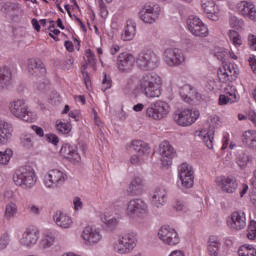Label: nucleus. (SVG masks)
<instances>
[{"instance_id": "nucleus-34", "label": "nucleus", "mask_w": 256, "mask_h": 256, "mask_svg": "<svg viewBox=\"0 0 256 256\" xmlns=\"http://www.w3.org/2000/svg\"><path fill=\"white\" fill-rule=\"evenodd\" d=\"M131 147L136 153H139V155H147L149 153V145L143 140H134L131 143Z\"/></svg>"}, {"instance_id": "nucleus-32", "label": "nucleus", "mask_w": 256, "mask_h": 256, "mask_svg": "<svg viewBox=\"0 0 256 256\" xmlns=\"http://www.w3.org/2000/svg\"><path fill=\"white\" fill-rule=\"evenodd\" d=\"M242 9L240 10L241 15L244 17H248V19H251L252 21L256 20V10L255 6L249 2H242Z\"/></svg>"}, {"instance_id": "nucleus-7", "label": "nucleus", "mask_w": 256, "mask_h": 256, "mask_svg": "<svg viewBox=\"0 0 256 256\" xmlns=\"http://www.w3.org/2000/svg\"><path fill=\"white\" fill-rule=\"evenodd\" d=\"M169 104L167 102H163L161 100L156 101L151 104L150 107L146 109V115L150 119H154L155 121H161V119H165L170 111Z\"/></svg>"}, {"instance_id": "nucleus-29", "label": "nucleus", "mask_w": 256, "mask_h": 256, "mask_svg": "<svg viewBox=\"0 0 256 256\" xmlns=\"http://www.w3.org/2000/svg\"><path fill=\"white\" fill-rule=\"evenodd\" d=\"M143 187H145L143 178L134 177L129 185L128 193L132 196L141 195L143 193Z\"/></svg>"}, {"instance_id": "nucleus-1", "label": "nucleus", "mask_w": 256, "mask_h": 256, "mask_svg": "<svg viewBox=\"0 0 256 256\" xmlns=\"http://www.w3.org/2000/svg\"><path fill=\"white\" fill-rule=\"evenodd\" d=\"M140 89L146 97H161V78L157 74L147 73L140 79Z\"/></svg>"}, {"instance_id": "nucleus-28", "label": "nucleus", "mask_w": 256, "mask_h": 256, "mask_svg": "<svg viewBox=\"0 0 256 256\" xmlns=\"http://www.w3.org/2000/svg\"><path fill=\"white\" fill-rule=\"evenodd\" d=\"M241 141L248 149L256 151V131L248 130L242 134Z\"/></svg>"}, {"instance_id": "nucleus-16", "label": "nucleus", "mask_w": 256, "mask_h": 256, "mask_svg": "<svg viewBox=\"0 0 256 256\" xmlns=\"http://www.w3.org/2000/svg\"><path fill=\"white\" fill-rule=\"evenodd\" d=\"M227 225L232 231H243L247 227V216L243 211H235L231 214Z\"/></svg>"}, {"instance_id": "nucleus-46", "label": "nucleus", "mask_w": 256, "mask_h": 256, "mask_svg": "<svg viewBox=\"0 0 256 256\" xmlns=\"http://www.w3.org/2000/svg\"><path fill=\"white\" fill-rule=\"evenodd\" d=\"M86 62L87 65H90V67H95L97 65V59L95 58V53L91 51V49L86 50Z\"/></svg>"}, {"instance_id": "nucleus-3", "label": "nucleus", "mask_w": 256, "mask_h": 256, "mask_svg": "<svg viewBox=\"0 0 256 256\" xmlns=\"http://www.w3.org/2000/svg\"><path fill=\"white\" fill-rule=\"evenodd\" d=\"M135 61L141 71H153V69L159 67V56L152 50L140 52Z\"/></svg>"}, {"instance_id": "nucleus-48", "label": "nucleus", "mask_w": 256, "mask_h": 256, "mask_svg": "<svg viewBox=\"0 0 256 256\" xmlns=\"http://www.w3.org/2000/svg\"><path fill=\"white\" fill-rule=\"evenodd\" d=\"M239 256H256L255 248L244 247L238 250Z\"/></svg>"}, {"instance_id": "nucleus-60", "label": "nucleus", "mask_w": 256, "mask_h": 256, "mask_svg": "<svg viewBox=\"0 0 256 256\" xmlns=\"http://www.w3.org/2000/svg\"><path fill=\"white\" fill-rule=\"evenodd\" d=\"M94 123L99 129H103V122H101V118L97 116V112H94Z\"/></svg>"}, {"instance_id": "nucleus-55", "label": "nucleus", "mask_w": 256, "mask_h": 256, "mask_svg": "<svg viewBox=\"0 0 256 256\" xmlns=\"http://www.w3.org/2000/svg\"><path fill=\"white\" fill-rule=\"evenodd\" d=\"M231 102V99L229 98V96L225 95V94H221L219 96V105H227Z\"/></svg>"}, {"instance_id": "nucleus-22", "label": "nucleus", "mask_w": 256, "mask_h": 256, "mask_svg": "<svg viewBox=\"0 0 256 256\" xmlns=\"http://www.w3.org/2000/svg\"><path fill=\"white\" fill-rule=\"evenodd\" d=\"M28 73L34 77H45L47 75V69L45 64L39 59L28 60Z\"/></svg>"}, {"instance_id": "nucleus-6", "label": "nucleus", "mask_w": 256, "mask_h": 256, "mask_svg": "<svg viewBox=\"0 0 256 256\" xmlns=\"http://www.w3.org/2000/svg\"><path fill=\"white\" fill-rule=\"evenodd\" d=\"M126 213L128 217H131L132 219H135V217L143 219L149 214V209L145 201L141 199H132L128 202Z\"/></svg>"}, {"instance_id": "nucleus-40", "label": "nucleus", "mask_w": 256, "mask_h": 256, "mask_svg": "<svg viewBox=\"0 0 256 256\" xmlns=\"http://www.w3.org/2000/svg\"><path fill=\"white\" fill-rule=\"evenodd\" d=\"M229 37L235 47H241V45H243V40H241V35H239V32L230 30Z\"/></svg>"}, {"instance_id": "nucleus-18", "label": "nucleus", "mask_w": 256, "mask_h": 256, "mask_svg": "<svg viewBox=\"0 0 256 256\" xmlns=\"http://www.w3.org/2000/svg\"><path fill=\"white\" fill-rule=\"evenodd\" d=\"M116 65L120 73H129L135 65V56L127 52H123L117 57Z\"/></svg>"}, {"instance_id": "nucleus-30", "label": "nucleus", "mask_w": 256, "mask_h": 256, "mask_svg": "<svg viewBox=\"0 0 256 256\" xmlns=\"http://www.w3.org/2000/svg\"><path fill=\"white\" fill-rule=\"evenodd\" d=\"M11 139V124L0 120V145H5Z\"/></svg>"}, {"instance_id": "nucleus-33", "label": "nucleus", "mask_w": 256, "mask_h": 256, "mask_svg": "<svg viewBox=\"0 0 256 256\" xmlns=\"http://www.w3.org/2000/svg\"><path fill=\"white\" fill-rule=\"evenodd\" d=\"M213 135H215V131L213 130H209V131L202 130L199 132L198 137L202 139L203 143L206 145V147H208V149H213V141H214Z\"/></svg>"}, {"instance_id": "nucleus-56", "label": "nucleus", "mask_w": 256, "mask_h": 256, "mask_svg": "<svg viewBox=\"0 0 256 256\" xmlns=\"http://www.w3.org/2000/svg\"><path fill=\"white\" fill-rule=\"evenodd\" d=\"M248 41H249L250 48H251L253 51H256V36L253 35V34H250V35L248 36Z\"/></svg>"}, {"instance_id": "nucleus-23", "label": "nucleus", "mask_w": 256, "mask_h": 256, "mask_svg": "<svg viewBox=\"0 0 256 256\" xmlns=\"http://www.w3.org/2000/svg\"><path fill=\"white\" fill-rule=\"evenodd\" d=\"M218 79L221 83L233 82L237 79V71L233 66L226 64L218 70Z\"/></svg>"}, {"instance_id": "nucleus-31", "label": "nucleus", "mask_w": 256, "mask_h": 256, "mask_svg": "<svg viewBox=\"0 0 256 256\" xmlns=\"http://www.w3.org/2000/svg\"><path fill=\"white\" fill-rule=\"evenodd\" d=\"M135 33H137V24L133 21H127L124 33L121 35V39L123 41H131L135 37Z\"/></svg>"}, {"instance_id": "nucleus-27", "label": "nucleus", "mask_w": 256, "mask_h": 256, "mask_svg": "<svg viewBox=\"0 0 256 256\" xmlns=\"http://www.w3.org/2000/svg\"><path fill=\"white\" fill-rule=\"evenodd\" d=\"M53 219L56 225H58V227H61L62 229H69V227L73 225V220L71 219V217L61 211H56Z\"/></svg>"}, {"instance_id": "nucleus-43", "label": "nucleus", "mask_w": 256, "mask_h": 256, "mask_svg": "<svg viewBox=\"0 0 256 256\" xmlns=\"http://www.w3.org/2000/svg\"><path fill=\"white\" fill-rule=\"evenodd\" d=\"M236 163L241 169L247 167V163H249V155L245 152H241L236 159Z\"/></svg>"}, {"instance_id": "nucleus-62", "label": "nucleus", "mask_w": 256, "mask_h": 256, "mask_svg": "<svg viewBox=\"0 0 256 256\" xmlns=\"http://www.w3.org/2000/svg\"><path fill=\"white\" fill-rule=\"evenodd\" d=\"M214 57H216L218 61H223L225 59V51L215 52Z\"/></svg>"}, {"instance_id": "nucleus-41", "label": "nucleus", "mask_w": 256, "mask_h": 256, "mask_svg": "<svg viewBox=\"0 0 256 256\" xmlns=\"http://www.w3.org/2000/svg\"><path fill=\"white\" fill-rule=\"evenodd\" d=\"M17 214V205L15 203L10 202L9 204L6 205L5 208V217L7 219H12V217H15Z\"/></svg>"}, {"instance_id": "nucleus-20", "label": "nucleus", "mask_w": 256, "mask_h": 256, "mask_svg": "<svg viewBox=\"0 0 256 256\" xmlns=\"http://www.w3.org/2000/svg\"><path fill=\"white\" fill-rule=\"evenodd\" d=\"M159 153L161 155V161L163 167H169L172 163L173 157H175L176 152L173 146L168 141H164L160 144Z\"/></svg>"}, {"instance_id": "nucleus-59", "label": "nucleus", "mask_w": 256, "mask_h": 256, "mask_svg": "<svg viewBox=\"0 0 256 256\" xmlns=\"http://www.w3.org/2000/svg\"><path fill=\"white\" fill-rule=\"evenodd\" d=\"M133 89H134L133 81L129 79L126 85L124 86V91H126V93H129L130 91H133Z\"/></svg>"}, {"instance_id": "nucleus-26", "label": "nucleus", "mask_w": 256, "mask_h": 256, "mask_svg": "<svg viewBox=\"0 0 256 256\" xmlns=\"http://www.w3.org/2000/svg\"><path fill=\"white\" fill-rule=\"evenodd\" d=\"M152 205L154 207H163L167 203V189L165 186L157 187L152 194Z\"/></svg>"}, {"instance_id": "nucleus-58", "label": "nucleus", "mask_w": 256, "mask_h": 256, "mask_svg": "<svg viewBox=\"0 0 256 256\" xmlns=\"http://www.w3.org/2000/svg\"><path fill=\"white\" fill-rule=\"evenodd\" d=\"M32 129L35 131V133H36V135H38V137H44L45 131H43V128L33 125Z\"/></svg>"}, {"instance_id": "nucleus-36", "label": "nucleus", "mask_w": 256, "mask_h": 256, "mask_svg": "<svg viewBox=\"0 0 256 256\" xmlns=\"http://www.w3.org/2000/svg\"><path fill=\"white\" fill-rule=\"evenodd\" d=\"M192 92H193V86L189 84H185L180 88L179 95L181 99L185 101V103H191L192 99H191V96L189 95H191Z\"/></svg>"}, {"instance_id": "nucleus-2", "label": "nucleus", "mask_w": 256, "mask_h": 256, "mask_svg": "<svg viewBox=\"0 0 256 256\" xmlns=\"http://www.w3.org/2000/svg\"><path fill=\"white\" fill-rule=\"evenodd\" d=\"M13 181L15 185L22 189H31L35 186V183H37L35 169L31 166H22L18 168L13 175Z\"/></svg>"}, {"instance_id": "nucleus-54", "label": "nucleus", "mask_w": 256, "mask_h": 256, "mask_svg": "<svg viewBox=\"0 0 256 256\" xmlns=\"http://www.w3.org/2000/svg\"><path fill=\"white\" fill-rule=\"evenodd\" d=\"M46 140L52 145H57L59 143V137L55 134H46Z\"/></svg>"}, {"instance_id": "nucleus-8", "label": "nucleus", "mask_w": 256, "mask_h": 256, "mask_svg": "<svg viewBox=\"0 0 256 256\" xmlns=\"http://www.w3.org/2000/svg\"><path fill=\"white\" fill-rule=\"evenodd\" d=\"M197 117H199V112L193 113L190 109L176 110L173 114V120L176 122V125L180 127L193 125V123L197 121Z\"/></svg>"}, {"instance_id": "nucleus-53", "label": "nucleus", "mask_w": 256, "mask_h": 256, "mask_svg": "<svg viewBox=\"0 0 256 256\" xmlns=\"http://www.w3.org/2000/svg\"><path fill=\"white\" fill-rule=\"evenodd\" d=\"M130 163L131 165H141V163H143V158L139 155H132L130 157Z\"/></svg>"}, {"instance_id": "nucleus-47", "label": "nucleus", "mask_w": 256, "mask_h": 256, "mask_svg": "<svg viewBox=\"0 0 256 256\" xmlns=\"http://www.w3.org/2000/svg\"><path fill=\"white\" fill-rule=\"evenodd\" d=\"M75 63V59L72 58V56L66 57V60L62 61L61 67L64 69V71H70V69H73V64Z\"/></svg>"}, {"instance_id": "nucleus-5", "label": "nucleus", "mask_w": 256, "mask_h": 256, "mask_svg": "<svg viewBox=\"0 0 256 256\" xmlns=\"http://www.w3.org/2000/svg\"><path fill=\"white\" fill-rule=\"evenodd\" d=\"M85 151H87V146L85 144H64L60 149V155H62L64 159H68V161L79 163L81 161V154L85 155Z\"/></svg>"}, {"instance_id": "nucleus-9", "label": "nucleus", "mask_w": 256, "mask_h": 256, "mask_svg": "<svg viewBox=\"0 0 256 256\" xmlns=\"http://www.w3.org/2000/svg\"><path fill=\"white\" fill-rule=\"evenodd\" d=\"M158 237L160 241H162L165 245H169L170 247H175V245H179L181 241L177 230L169 226L161 227L158 232Z\"/></svg>"}, {"instance_id": "nucleus-25", "label": "nucleus", "mask_w": 256, "mask_h": 256, "mask_svg": "<svg viewBox=\"0 0 256 256\" xmlns=\"http://www.w3.org/2000/svg\"><path fill=\"white\" fill-rule=\"evenodd\" d=\"M13 84V71L7 66L0 67V91L9 89Z\"/></svg>"}, {"instance_id": "nucleus-52", "label": "nucleus", "mask_w": 256, "mask_h": 256, "mask_svg": "<svg viewBox=\"0 0 256 256\" xmlns=\"http://www.w3.org/2000/svg\"><path fill=\"white\" fill-rule=\"evenodd\" d=\"M230 25L231 27H243V21L239 20L237 16H231Z\"/></svg>"}, {"instance_id": "nucleus-11", "label": "nucleus", "mask_w": 256, "mask_h": 256, "mask_svg": "<svg viewBox=\"0 0 256 256\" xmlns=\"http://www.w3.org/2000/svg\"><path fill=\"white\" fill-rule=\"evenodd\" d=\"M67 181V174L59 169L49 170L44 176V185L46 187H61Z\"/></svg>"}, {"instance_id": "nucleus-61", "label": "nucleus", "mask_w": 256, "mask_h": 256, "mask_svg": "<svg viewBox=\"0 0 256 256\" xmlns=\"http://www.w3.org/2000/svg\"><path fill=\"white\" fill-rule=\"evenodd\" d=\"M32 25L35 31H37L38 33L39 31H41V25L39 24V20H37L36 18L32 19Z\"/></svg>"}, {"instance_id": "nucleus-57", "label": "nucleus", "mask_w": 256, "mask_h": 256, "mask_svg": "<svg viewBox=\"0 0 256 256\" xmlns=\"http://www.w3.org/2000/svg\"><path fill=\"white\" fill-rule=\"evenodd\" d=\"M73 204H74V209L76 211L83 207V202L81 201V198H79V197L74 198Z\"/></svg>"}, {"instance_id": "nucleus-19", "label": "nucleus", "mask_w": 256, "mask_h": 256, "mask_svg": "<svg viewBox=\"0 0 256 256\" xmlns=\"http://www.w3.org/2000/svg\"><path fill=\"white\" fill-rule=\"evenodd\" d=\"M40 235L41 233L37 228H27L20 239V244L23 247L31 248L34 245H37Z\"/></svg>"}, {"instance_id": "nucleus-42", "label": "nucleus", "mask_w": 256, "mask_h": 256, "mask_svg": "<svg viewBox=\"0 0 256 256\" xmlns=\"http://www.w3.org/2000/svg\"><path fill=\"white\" fill-rule=\"evenodd\" d=\"M56 129L57 131H59V133H62L63 135H67L71 133V124L57 121Z\"/></svg>"}, {"instance_id": "nucleus-44", "label": "nucleus", "mask_w": 256, "mask_h": 256, "mask_svg": "<svg viewBox=\"0 0 256 256\" xmlns=\"http://www.w3.org/2000/svg\"><path fill=\"white\" fill-rule=\"evenodd\" d=\"M226 95H228L230 102L235 103L237 101V88L234 86L228 85L225 89Z\"/></svg>"}, {"instance_id": "nucleus-14", "label": "nucleus", "mask_w": 256, "mask_h": 256, "mask_svg": "<svg viewBox=\"0 0 256 256\" xmlns=\"http://www.w3.org/2000/svg\"><path fill=\"white\" fill-rule=\"evenodd\" d=\"M136 241L137 238H135V235L125 234L119 240L118 244L114 246V249L116 253H119L120 255H125L135 249V246L137 245Z\"/></svg>"}, {"instance_id": "nucleus-15", "label": "nucleus", "mask_w": 256, "mask_h": 256, "mask_svg": "<svg viewBox=\"0 0 256 256\" xmlns=\"http://www.w3.org/2000/svg\"><path fill=\"white\" fill-rule=\"evenodd\" d=\"M164 61L169 67H178L185 63V56L178 48H168L164 52Z\"/></svg>"}, {"instance_id": "nucleus-45", "label": "nucleus", "mask_w": 256, "mask_h": 256, "mask_svg": "<svg viewBox=\"0 0 256 256\" xmlns=\"http://www.w3.org/2000/svg\"><path fill=\"white\" fill-rule=\"evenodd\" d=\"M247 231H248L247 239H249L250 241L255 240L256 239V222L254 220L250 221Z\"/></svg>"}, {"instance_id": "nucleus-10", "label": "nucleus", "mask_w": 256, "mask_h": 256, "mask_svg": "<svg viewBox=\"0 0 256 256\" xmlns=\"http://www.w3.org/2000/svg\"><path fill=\"white\" fill-rule=\"evenodd\" d=\"M216 185L222 191V193L233 194L239 188V182L233 176L221 175L216 177Z\"/></svg>"}, {"instance_id": "nucleus-21", "label": "nucleus", "mask_w": 256, "mask_h": 256, "mask_svg": "<svg viewBox=\"0 0 256 256\" xmlns=\"http://www.w3.org/2000/svg\"><path fill=\"white\" fill-rule=\"evenodd\" d=\"M82 238L85 241V245H95L102 239L101 232L92 226H87L82 232Z\"/></svg>"}, {"instance_id": "nucleus-4", "label": "nucleus", "mask_w": 256, "mask_h": 256, "mask_svg": "<svg viewBox=\"0 0 256 256\" xmlns=\"http://www.w3.org/2000/svg\"><path fill=\"white\" fill-rule=\"evenodd\" d=\"M10 111L14 117L25 121L26 123H33L35 121V115L29 111V106L25 103V100H15L10 103Z\"/></svg>"}, {"instance_id": "nucleus-63", "label": "nucleus", "mask_w": 256, "mask_h": 256, "mask_svg": "<svg viewBox=\"0 0 256 256\" xmlns=\"http://www.w3.org/2000/svg\"><path fill=\"white\" fill-rule=\"evenodd\" d=\"M249 63L253 73H256V59L250 58Z\"/></svg>"}, {"instance_id": "nucleus-51", "label": "nucleus", "mask_w": 256, "mask_h": 256, "mask_svg": "<svg viewBox=\"0 0 256 256\" xmlns=\"http://www.w3.org/2000/svg\"><path fill=\"white\" fill-rule=\"evenodd\" d=\"M7 245H9V236H7V234H3L0 236V251H2V249H6Z\"/></svg>"}, {"instance_id": "nucleus-64", "label": "nucleus", "mask_w": 256, "mask_h": 256, "mask_svg": "<svg viewBox=\"0 0 256 256\" xmlns=\"http://www.w3.org/2000/svg\"><path fill=\"white\" fill-rule=\"evenodd\" d=\"M250 201H251L252 205H254V207H256V191H254L250 194Z\"/></svg>"}, {"instance_id": "nucleus-35", "label": "nucleus", "mask_w": 256, "mask_h": 256, "mask_svg": "<svg viewBox=\"0 0 256 256\" xmlns=\"http://www.w3.org/2000/svg\"><path fill=\"white\" fill-rule=\"evenodd\" d=\"M219 249H221V242L215 240V237H210L208 241V254L210 256H219Z\"/></svg>"}, {"instance_id": "nucleus-24", "label": "nucleus", "mask_w": 256, "mask_h": 256, "mask_svg": "<svg viewBox=\"0 0 256 256\" xmlns=\"http://www.w3.org/2000/svg\"><path fill=\"white\" fill-rule=\"evenodd\" d=\"M201 7L211 21L219 19V6L213 0H201Z\"/></svg>"}, {"instance_id": "nucleus-50", "label": "nucleus", "mask_w": 256, "mask_h": 256, "mask_svg": "<svg viewBox=\"0 0 256 256\" xmlns=\"http://www.w3.org/2000/svg\"><path fill=\"white\" fill-rule=\"evenodd\" d=\"M102 221L110 229H113V227H116L117 223H119V221H117V218H115V217L110 218V217H107V216H104L102 218Z\"/></svg>"}, {"instance_id": "nucleus-37", "label": "nucleus", "mask_w": 256, "mask_h": 256, "mask_svg": "<svg viewBox=\"0 0 256 256\" xmlns=\"http://www.w3.org/2000/svg\"><path fill=\"white\" fill-rule=\"evenodd\" d=\"M53 243H55V235L53 233H46L43 235L39 245L41 249H49Z\"/></svg>"}, {"instance_id": "nucleus-13", "label": "nucleus", "mask_w": 256, "mask_h": 256, "mask_svg": "<svg viewBox=\"0 0 256 256\" xmlns=\"http://www.w3.org/2000/svg\"><path fill=\"white\" fill-rule=\"evenodd\" d=\"M187 25L190 33L195 37H207L209 35V28L197 16H190L187 20Z\"/></svg>"}, {"instance_id": "nucleus-49", "label": "nucleus", "mask_w": 256, "mask_h": 256, "mask_svg": "<svg viewBox=\"0 0 256 256\" xmlns=\"http://www.w3.org/2000/svg\"><path fill=\"white\" fill-rule=\"evenodd\" d=\"M104 78L102 80V91H107V89H111L113 85V81H111V77L107 76V73H103Z\"/></svg>"}, {"instance_id": "nucleus-12", "label": "nucleus", "mask_w": 256, "mask_h": 256, "mask_svg": "<svg viewBox=\"0 0 256 256\" xmlns=\"http://www.w3.org/2000/svg\"><path fill=\"white\" fill-rule=\"evenodd\" d=\"M159 13H161V7L159 5L154 4H145L142 10L139 12V18L144 23H155L159 17Z\"/></svg>"}, {"instance_id": "nucleus-39", "label": "nucleus", "mask_w": 256, "mask_h": 256, "mask_svg": "<svg viewBox=\"0 0 256 256\" xmlns=\"http://www.w3.org/2000/svg\"><path fill=\"white\" fill-rule=\"evenodd\" d=\"M11 157H13L12 149H6L4 152L0 151V165H7L11 161Z\"/></svg>"}, {"instance_id": "nucleus-38", "label": "nucleus", "mask_w": 256, "mask_h": 256, "mask_svg": "<svg viewBox=\"0 0 256 256\" xmlns=\"http://www.w3.org/2000/svg\"><path fill=\"white\" fill-rule=\"evenodd\" d=\"M20 145L24 147V149H33L35 142L33 141V135L31 134H23L20 137Z\"/></svg>"}, {"instance_id": "nucleus-17", "label": "nucleus", "mask_w": 256, "mask_h": 256, "mask_svg": "<svg viewBox=\"0 0 256 256\" xmlns=\"http://www.w3.org/2000/svg\"><path fill=\"white\" fill-rule=\"evenodd\" d=\"M178 173L182 185L186 189H191V187H193L195 179V177L193 176V166L187 163H182L178 168Z\"/></svg>"}]
</instances>
